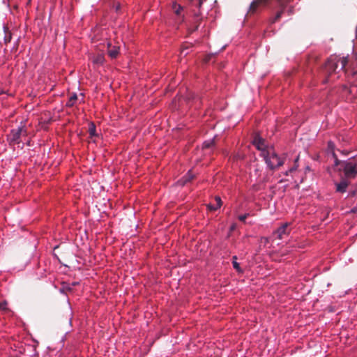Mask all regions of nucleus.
<instances>
[{
    "label": "nucleus",
    "mask_w": 357,
    "mask_h": 357,
    "mask_svg": "<svg viewBox=\"0 0 357 357\" xmlns=\"http://www.w3.org/2000/svg\"><path fill=\"white\" fill-rule=\"evenodd\" d=\"M261 240L262 241L264 240L265 243H267L269 241L268 238H266V237L262 238Z\"/></svg>",
    "instance_id": "b1692460"
},
{
    "label": "nucleus",
    "mask_w": 357,
    "mask_h": 357,
    "mask_svg": "<svg viewBox=\"0 0 357 357\" xmlns=\"http://www.w3.org/2000/svg\"><path fill=\"white\" fill-rule=\"evenodd\" d=\"M200 16H201V14L199 13L195 14V26L193 28H192V29L190 28L189 29V31H190V33L197 30L198 27L199 26L200 22L202 21V17Z\"/></svg>",
    "instance_id": "9b49d317"
},
{
    "label": "nucleus",
    "mask_w": 357,
    "mask_h": 357,
    "mask_svg": "<svg viewBox=\"0 0 357 357\" xmlns=\"http://www.w3.org/2000/svg\"><path fill=\"white\" fill-rule=\"evenodd\" d=\"M3 29H4V43L5 44H8V43L10 42L11 40V38H12V33H10V31L8 30V27L6 26H4L3 27Z\"/></svg>",
    "instance_id": "4468645a"
},
{
    "label": "nucleus",
    "mask_w": 357,
    "mask_h": 357,
    "mask_svg": "<svg viewBox=\"0 0 357 357\" xmlns=\"http://www.w3.org/2000/svg\"><path fill=\"white\" fill-rule=\"evenodd\" d=\"M222 206V200L220 197L217 196L215 197V203H210L207 205L208 208L210 211H216Z\"/></svg>",
    "instance_id": "9d476101"
},
{
    "label": "nucleus",
    "mask_w": 357,
    "mask_h": 357,
    "mask_svg": "<svg viewBox=\"0 0 357 357\" xmlns=\"http://www.w3.org/2000/svg\"><path fill=\"white\" fill-rule=\"evenodd\" d=\"M188 50V47L183 45L181 48V54H183L185 56L188 54V52L186 51Z\"/></svg>",
    "instance_id": "412c9836"
},
{
    "label": "nucleus",
    "mask_w": 357,
    "mask_h": 357,
    "mask_svg": "<svg viewBox=\"0 0 357 357\" xmlns=\"http://www.w3.org/2000/svg\"><path fill=\"white\" fill-rule=\"evenodd\" d=\"M215 145V139H212L210 140L205 141L202 144V148L204 150L209 149L213 147Z\"/></svg>",
    "instance_id": "2eb2a0df"
},
{
    "label": "nucleus",
    "mask_w": 357,
    "mask_h": 357,
    "mask_svg": "<svg viewBox=\"0 0 357 357\" xmlns=\"http://www.w3.org/2000/svg\"><path fill=\"white\" fill-rule=\"evenodd\" d=\"M105 61L102 54H98L93 56V63L97 65H102Z\"/></svg>",
    "instance_id": "f8f14e48"
},
{
    "label": "nucleus",
    "mask_w": 357,
    "mask_h": 357,
    "mask_svg": "<svg viewBox=\"0 0 357 357\" xmlns=\"http://www.w3.org/2000/svg\"><path fill=\"white\" fill-rule=\"evenodd\" d=\"M278 1L280 3V10L276 13L274 17L270 19V22L271 24L276 22L280 19L286 8V2H284V0ZM269 1L270 0H254L250 6L248 13L252 14L255 13L257 11L259 6H266L267 4H268Z\"/></svg>",
    "instance_id": "20e7f679"
},
{
    "label": "nucleus",
    "mask_w": 357,
    "mask_h": 357,
    "mask_svg": "<svg viewBox=\"0 0 357 357\" xmlns=\"http://www.w3.org/2000/svg\"><path fill=\"white\" fill-rule=\"evenodd\" d=\"M296 167H291V169H289L288 171H287V172L284 173V174H285L286 176H288V175H289V174L290 172H292L293 171H294V170L296 169Z\"/></svg>",
    "instance_id": "4be33fe9"
},
{
    "label": "nucleus",
    "mask_w": 357,
    "mask_h": 357,
    "mask_svg": "<svg viewBox=\"0 0 357 357\" xmlns=\"http://www.w3.org/2000/svg\"><path fill=\"white\" fill-rule=\"evenodd\" d=\"M266 163L270 169L274 170L282 166L284 163L283 158H280L273 149H268L267 151L261 153Z\"/></svg>",
    "instance_id": "7ed1b4c3"
},
{
    "label": "nucleus",
    "mask_w": 357,
    "mask_h": 357,
    "mask_svg": "<svg viewBox=\"0 0 357 357\" xmlns=\"http://www.w3.org/2000/svg\"><path fill=\"white\" fill-rule=\"evenodd\" d=\"M348 185L349 182L345 178H342L340 183H335L336 191L341 193L346 192Z\"/></svg>",
    "instance_id": "1a4fd4ad"
},
{
    "label": "nucleus",
    "mask_w": 357,
    "mask_h": 357,
    "mask_svg": "<svg viewBox=\"0 0 357 357\" xmlns=\"http://www.w3.org/2000/svg\"><path fill=\"white\" fill-rule=\"evenodd\" d=\"M89 135H90L91 137L96 135V126H95V124L93 123H91L89 124Z\"/></svg>",
    "instance_id": "6ab92c4d"
},
{
    "label": "nucleus",
    "mask_w": 357,
    "mask_h": 357,
    "mask_svg": "<svg viewBox=\"0 0 357 357\" xmlns=\"http://www.w3.org/2000/svg\"><path fill=\"white\" fill-rule=\"evenodd\" d=\"M326 153L328 162L331 164V166L328 167L327 171L331 176H333L335 172L341 173L343 172L347 178L356 177L357 175V161L356 160H338L335 153V145L332 142L328 143Z\"/></svg>",
    "instance_id": "f03ea898"
},
{
    "label": "nucleus",
    "mask_w": 357,
    "mask_h": 357,
    "mask_svg": "<svg viewBox=\"0 0 357 357\" xmlns=\"http://www.w3.org/2000/svg\"><path fill=\"white\" fill-rule=\"evenodd\" d=\"M194 178L195 175L190 170L188 174L181 179L180 182L182 185H185L186 183L191 181Z\"/></svg>",
    "instance_id": "ddd939ff"
},
{
    "label": "nucleus",
    "mask_w": 357,
    "mask_h": 357,
    "mask_svg": "<svg viewBox=\"0 0 357 357\" xmlns=\"http://www.w3.org/2000/svg\"><path fill=\"white\" fill-rule=\"evenodd\" d=\"M172 8H173L174 13H176V15H180L181 13V11L183 9V8L181 5H178L176 3L173 4Z\"/></svg>",
    "instance_id": "f3484780"
},
{
    "label": "nucleus",
    "mask_w": 357,
    "mask_h": 357,
    "mask_svg": "<svg viewBox=\"0 0 357 357\" xmlns=\"http://www.w3.org/2000/svg\"><path fill=\"white\" fill-rule=\"evenodd\" d=\"M6 303H0V309H2V310L6 309Z\"/></svg>",
    "instance_id": "5701e85b"
},
{
    "label": "nucleus",
    "mask_w": 357,
    "mask_h": 357,
    "mask_svg": "<svg viewBox=\"0 0 357 357\" xmlns=\"http://www.w3.org/2000/svg\"><path fill=\"white\" fill-rule=\"evenodd\" d=\"M252 144L262 152L267 151L265 140L259 135H255L252 140Z\"/></svg>",
    "instance_id": "0eeeda50"
},
{
    "label": "nucleus",
    "mask_w": 357,
    "mask_h": 357,
    "mask_svg": "<svg viewBox=\"0 0 357 357\" xmlns=\"http://www.w3.org/2000/svg\"><path fill=\"white\" fill-rule=\"evenodd\" d=\"M232 259H233L232 264H233L234 269H236V271H238V273H243V270L240 267L239 264L236 261L237 257L233 256Z\"/></svg>",
    "instance_id": "dca6fc26"
},
{
    "label": "nucleus",
    "mask_w": 357,
    "mask_h": 357,
    "mask_svg": "<svg viewBox=\"0 0 357 357\" xmlns=\"http://www.w3.org/2000/svg\"><path fill=\"white\" fill-rule=\"evenodd\" d=\"M249 216V213H245L238 216V220L241 222H245L247 217Z\"/></svg>",
    "instance_id": "aec40b11"
},
{
    "label": "nucleus",
    "mask_w": 357,
    "mask_h": 357,
    "mask_svg": "<svg viewBox=\"0 0 357 357\" xmlns=\"http://www.w3.org/2000/svg\"><path fill=\"white\" fill-rule=\"evenodd\" d=\"M252 188H253L255 190H258V188L256 187V185H253V187H252Z\"/></svg>",
    "instance_id": "a878e982"
},
{
    "label": "nucleus",
    "mask_w": 357,
    "mask_h": 357,
    "mask_svg": "<svg viewBox=\"0 0 357 357\" xmlns=\"http://www.w3.org/2000/svg\"><path fill=\"white\" fill-rule=\"evenodd\" d=\"M77 100V95H76L75 93L73 94V95L70 97V98H69V100H68V102H67V106H68V107H73V106L75 105V101H76Z\"/></svg>",
    "instance_id": "a211bd4d"
},
{
    "label": "nucleus",
    "mask_w": 357,
    "mask_h": 357,
    "mask_svg": "<svg viewBox=\"0 0 357 357\" xmlns=\"http://www.w3.org/2000/svg\"><path fill=\"white\" fill-rule=\"evenodd\" d=\"M291 224L285 222L282 224L277 230L273 233V237L278 239H282L289 235L291 232Z\"/></svg>",
    "instance_id": "423d86ee"
},
{
    "label": "nucleus",
    "mask_w": 357,
    "mask_h": 357,
    "mask_svg": "<svg viewBox=\"0 0 357 357\" xmlns=\"http://www.w3.org/2000/svg\"><path fill=\"white\" fill-rule=\"evenodd\" d=\"M234 229H235V225H232V226L231 227V229H230L232 231V230H234Z\"/></svg>",
    "instance_id": "393cba45"
},
{
    "label": "nucleus",
    "mask_w": 357,
    "mask_h": 357,
    "mask_svg": "<svg viewBox=\"0 0 357 357\" xmlns=\"http://www.w3.org/2000/svg\"><path fill=\"white\" fill-rule=\"evenodd\" d=\"M315 159H316V158H315V155L314 154L313 160H314Z\"/></svg>",
    "instance_id": "bb28decb"
},
{
    "label": "nucleus",
    "mask_w": 357,
    "mask_h": 357,
    "mask_svg": "<svg viewBox=\"0 0 357 357\" xmlns=\"http://www.w3.org/2000/svg\"><path fill=\"white\" fill-rule=\"evenodd\" d=\"M357 63L356 61H349L347 57L340 56H331L324 66L325 78L323 80L326 84H334V86L339 87L342 96L349 98L351 90L347 84L339 82L335 84L336 80L342 81L346 78L349 83H354L357 87Z\"/></svg>",
    "instance_id": "f257e3e1"
},
{
    "label": "nucleus",
    "mask_w": 357,
    "mask_h": 357,
    "mask_svg": "<svg viewBox=\"0 0 357 357\" xmlns=\"http://www.w3.org/2000/svg\"><path fill=\"white\" fill-rule=\"evenodd\" d=\"M119 46L112 45L110 43H107V54L111 59H116L119 54Z\"/></svg>",
    "instance_id": "6e6552de"
},
{
    "label": "nucleus",
    "mask_w": 357,
    "mask_h": 357,
    "mask_svg": "<svg viewBox=\"0 0 357 357\" xmlns=\"http://www.w3.org/2000/svg\"><path fill=\"white\" fill-rule=\"evenodd\" d=\"M26 130L24 126L19 127L17 129L11 130L10 134L8 136V139L10 144H15L20 143V137L22 135H26Z\"/></svg>",
    "instance_id": "39448f33"
}]
</instances>
